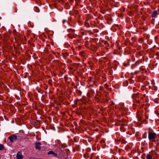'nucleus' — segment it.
Masks as SVG:
<instances>
[{
	"mask_svg": "<svg viewBox=\"0 0 159 159\" xmlns=\"http://www.w3.org/2000/svg\"><path fill=\"white\" fill-rule=\"evenodd\" d=\"M134 102H138V104H139L140 103V101L139 100H134Z\"/></svg>",
	"mask_w": 159,
	"mask_h": 159,
	"instance_id": "10",
	"label": "nucleus"
},
{
	"mask_svg": "<svg viewBox=\"0 0 159 159\" xmlns=\"http://www.w3.org/2000/svg\"><path fill=\"white\" fill-rule=\"evenodd\" d=\"M48 154H52L54 157H57V154L52 151H50L48 152Z\"/></svg>",
	"mask_w": 159,
	"mask_h": 159,
	"instance_id": "6",
	"label": "nucleus"
},
{
	"mask_svg": "<svg viewBox=\"0 0 159 159\" xmlns=\"http://www.w3.org/2000/svg\"><path fill=\"white\" fill-rule=\"evenodd\" d=\"M69 36L70 38H73V37L71 36L70 35H69Z\"/></svg>",
	"mask_w": 159,
	"mask_h": 159,
	"instance_id": "12",
	"label": "nucleus"
},
{
	"mask_svg": "<svg viewBox=\"0 0 159 159\" xmlns=\"http://www.w3.org/2000/svg\"><path fill=\"white\" fill-rule=\"evenodd\" d=\"M65 22H66V20H63L62 21L63 23L64 24L65 23Z\"/></svg>",
	"mask_w": 159,
	"mask_h": 159,
	"instance_id": "11",
	"label": "nucleus"
},
{
	"mask_svg": "<svg viewBox=\"0 0 159 159\" xmlns=\"http://www.w3.org/2000/svg\"><path fill=\"white\" fill-rule=\"evenodd\" d=\"M134 96H136V95H133V98H134Z\"/></svg>",
	"mask_w": 159,
	"mask_h": 159,
	"instance_id": "13",
	"label": "nucleus"
},
{
	"mask_svg": "<svg viewBox=\"0 0 159 159\" xmlns=\"http://www.w3.org/2000/svg\"><path fill=\"white\" fill-rule=\"evenodd\" d=\"M16 159H21L23 158V155L21 152H18L16 154Z\"/></svg>",
	"mask_w": 159,
	"mask_h": 159,
	"instance_id": "3",
	"label": "nucleus"
},
{
	"mask_svg": "<svg viewBox=\"0 0 159 159\" xmlns=\"http://www.w3.org/2000/svg\"><path fill=\"white\" fill-rule=\"evenodd\" d=\"M141 113L140 112H139L138 114V116L139 117V118H140L141 119Z\"/></svg>",
	"mask_w": 159,
	"mask_h": 159,
	"instance_id": "9",
	"label": "nucleus"
},
{
	"mask_svg": "<svg viewBox=\"0 0 159 159\" xmlns=\"http://www.w3.org/2000/svg\"><path fill=\"white\" fill-rule=\"evenodd\" d=\"M158 14L157 12V11H155L153 12L152 14V17H155L158 15Z\"/></svg>",
	"mask_w": 159,
	"mask_h": 159,
	"instance_id": "5",
	"label": "nucleus"
},
{
	"mask_svg": "<svg viewBox=\"0 0 159 159\" xmlns=\"http://www.w3.org/2000/svg\"><path fill=\"white\" fill-rule=\"evenodd\" d=\"M147 159H152V157L150 154H148L146 156Z\"/></svg>",
	"mask_w": 159,
	"mask_h": 159,
	"instance_id": "7",
	"label": "nucleus"
},
{
	"mask_svg": "<svg viewBox=\"0 0 159 159\" xmlns=\"http://www.w3.org/2000/svg\"><path fill=\"white\" fill-rule=\"evenodd\" d=\"M133 108H134V109H135V107H134V106H133Z\"/></svg>",
	"mask_w": 159,
	"mask_h": 159,
	"instance_id": "14",
	"label": "nucleus"
},
{
	"mask_svg": "<svg viewBox=\"0 0 159 159\" xmlns=\"http://www.w3.org/2000/svg\"><path fill=\"white\" fill-rule=\"evenodd\" d=\"M156 134L154 132H148V138L151 142H153L156 138Z\"/></svg>",
	"mask_w": 159,
	"mask_h": 159,
	"instance_id": "1",
	"label": "nucleus"
},
{
	"mask_svg": "<svg viewBox=\"0 0 159 159\" xmlns=\"http://www.w3.org/2000/svg\"><path fill=\"white\" fill-rule=\"evenodd\" d=\"M8 139L11 142H14L16 140L17 138L16 135L13 134L10 136Z\"/></svg>",
	"mask_w": 159,
	"mask_h": 159,
	"instance_id": "2",
	"label": "nucleus"
},
{
	"mask_svg": "<svg viewBox=\"0 0 159 159\" xmlns=\"http://www.w3.org/2000/svg\"><path fill=\"white\" fill-rule=\"evenodd\" d=\"M41 144L40 142H38L35 143V148L40 150V146Z\"/></svg>",
	"mask_w": 159,
	"mask_h": 159,
	"instance_id": "4",
	"label": "nucleus"
},
{
	"mask_svg": "<svg viewBox=\"0 0 159 159\" xmlns=\"http://www.w3.org/2000/svg\"><path fill=\"white\" fill-rule=\"evenodd\" d=\"M4 149V147L3 145L1 144H0V150H2Z\"/></svg>",
	"mask_w": 159,
	"mask_h": 159,
	"instance_id": "8",
	"label": "nucleus"
}]
</instances>
